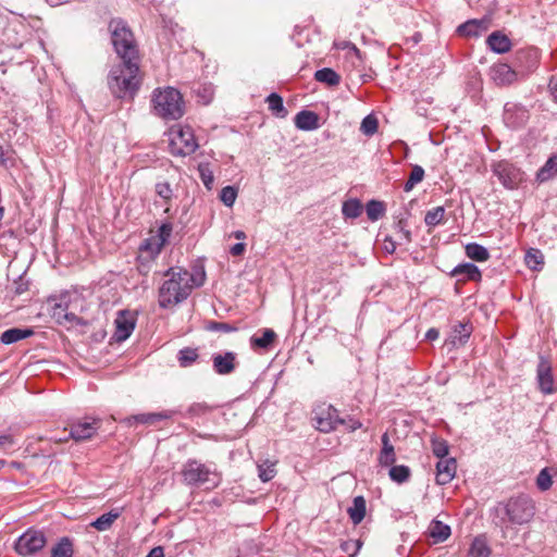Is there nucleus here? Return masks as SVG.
I'll list each match as a JSON object with an SVG mask.
<instances>
[{"instance_id":"f257e3e1","label":"nucleus","mask_w":557,"mask_h":557,"mask_svg":"<svg viewBox=\"0 0 557 557\" xmlns=\"http://www.w3.org/2000/svg\"><path fill=\"white\" fill-rule=\"evenodd\" d=\"M164 282L158 290V304L168 309L184 301L195 287L205 282V272L190 273L182 268H171L164 273Z\"/></svg>"},{"instance_id":"f03ea898","label":"nucleus","mask_w":557,"mask_h":557,"mask_svg":"<svg viewBox=\"0 0 557 557\" xmlns=\"http://www.w3.org/2000/svg\"><path fill=\"white\" fill-rule=\"evenodd\" d=\"M139 61L122 60V63L111 69L108 86L117 98L133 97L139 88Z\"/></svg>"},{"instance_id":"7ed1b4c3","label":"nucleus","mask_w":557,"mask_h":557,"mask_svg":"<svg viewBox=\"0 0 557 557\" xmlns=\"http://www.w3.org/2000/svg\"><path fill=\"white\" fill-rule=\"evenodd\" d=\"M109 30L114 50L121 60L139 61V51L127 24L121 18H113Z\"/></svg>"},{"instance_id":"20e7f679","label":"nucleus","mask_w":557,"mask_h":557,"mask_svg":"<svg viewBox=\"0 0 557 557\" xmlns=\"http://www.w3.org/2000/svg\"><path fill=\"white\" fill-rule=\"evenodd\" d=\"M152 103L156 114L162 119L177 120L184 114L182 95L173 87L154 90Z\"/></svg>"},{"instance_id":"39448f33","label":"nucleus","mask_w":557,"mask_h":557,"mask_svg":"<svg viewBox=\"0 0 557 557\" xmlns=\"http://www.w3.org/2000/svg\"><path fill=\"white\" fill-rule=\"evenodd\" d=\"M182 476L188 485H206L207 488H214L220 483L218 472L197 460H188L184 465Z\"/></svg>"},{"instance_id":"423d86ee","label":"nucleus","mask_w":557,"mask_h":557,"mask_svg":"<svg viewBox=\"0 0 557 557\" xmlns=\"http://www.w3.org/2000/svg\"><path fill=\"white\" fill-rule=\"evenodd\" d=\"M194 129L189 125L177 124L169 132V147L174 156H189L198 148Z\"/></svg>"},{"instance_id":"0eeeda50","label":"nucleus","mask_w":557,"mask_h":557,"mask_svg":"<svg viewBox=\"0 0 557 557\" xmlns=\"http://www.w3.org/2000/svg\"><path fill=\"white\" fill-rule=\"evenodd\" d=\"M505 511L509 522L523 524L533 518L535 508L528 496H518L507 502Z\"/></svg>"},{"instance_id":"6e6552de","label":"nucleus","mask_w":557,"mask_h":557,"mask_svg":"<svg viewBox=\"0 0 557 557\" xmlns=\"http://www.w3.org/2000/svg\"><path fill=\"white\" fill-rule=\"evenodd\" d=\"M492 172L507 189H516L524 181V173L507 160L495 162Z\"/></svg>"},{"instance_id":"1a4fd4ad","label":"nucleus","mask_w":557,"mask_h":557,"mask_svg":"<svg viewBox=\"0 0 557 557\" xmlns=\"http://www.w3.org/2000/svg\"><path fill=\"white\" fill-rule=\"evenodd\" d=\"M312 421L317 430L323 433H330L338 426V410L332 405L325 403L318 404L312 411Z\"/></svg>"},{"instance_id":"9d476101","label":"nucleus","mask_w":557,"mask_h":557,"mask_svg":"<svg viewBox=\"0 0 557 557\" xmlns=\"http://www.w3.org/2000/svg\"><path fill=\"white\" fill-rule=\"evenodd\" d=\"M46 536L39 530L28 529L15 543V550L22 556H32L41 550L46 545Z\"/></svg>"},{"instance_id":"9b49d317","label":"nucleus","mask_w":557,"mask_h":557,"mask_svg":"<svg viewBox=\"0 0 557 557\" xmlns=\"http://www.w3.org/2000/svg\"><path fill=\"white\" fill-rule=\"evenodd\" d=\"M51 317L60 324L73 322L77 319L75 313L69 312L70 295L67 293L60 296H52L48 299Z\"/></svg>"},{"instance_id":"f8f14e48","label":"nucleus","mask_w":557,"mask_h":557,"mask_svg":"<svg viewBox=\"0 0 557 557\" xmlns=\"http://www.w3.org/2000/svg\"><path fill=\"white\" fill-rule=\"evenodd\" d=\"M114 325V339L119 343L124 342L132 335L135 329L136 317L132 311L121 310L116 314Z\"/></svg>"},{"instance_id":"ddd939ff","label":"nucleus","mask_w":557,"mask_h":557,"mask_svg":"<svg viewBox=\"0 0 557 557\" xmlns=\"http://www.w3.org/2000/svg\"><path fill=\"white\" fill-rule=\"evenodd\" d=\"M100 428V420L91 419L90 421H78L71 426L69 437L76 442L91 438Z\"/></svg>"},{"instance_id":"4468645a","label":"nucleus","mask_w":557,"mask_h":557,"mask_svg":"<svg viewBox=\"0 0 557 557\" xmlns=\"http://www.w3.org/2000/svg\"><path fill=\"white\" fill-rule=\"evenodd\" d=\"M237 364V355L233 351L214 354L212 356L213 370L220 375L231 374L235 371Z\"/></svg>"},{"instance_id":"2eb2a0df","label":"nucleus","mask_w":557,"mask_h":557,"mask_svg":"<svg viewBox=\"0 0 557 557\" xmlns=\"http://www.w3.org/2000/svg\"><path fill=\"white\" fill-rule=\"evenodd\" d=\"M536 379L541 392H543L544 394H552L554 392L552 366L550 362L543 356L540 357L536 370Z\"/></svg>"},{"instance_id":"dca6fc26","label":"nucleus","mask_w":557,"mask_h":557,"mask_svg":"<svg viewBox=\"0 0 557 557\" xmlns=\"http://www.w3.org/2000/svg\"><path fill=\"white\" fill-rule=\"evenodd\" d=\"M457 462L455 458L440 459L436 465V483L448 484L456 475Z\"/></svg>"},{"instance_id":"f3484780","label":"nucleus","mask_w":557,"mask_h":557,"mask_svg":"<svg viewBox=\"0 0 557 557\" xmlns=\"http://www.w3.org/2000/svg\"><path fill=\"white\" fill-rule=\"evenodd\" d=\"M491 77L497 85H510L517 81L518 74L506 63H496L491 67Z\"/></svg>"},{"instance_id":"a211bd4d","label":"nucleus","mask_w":557,"mask_h":557,"mask_svg":"<svg viewBox=\"0 0 557 557\" xmlns=\"http://www.w3.org/2000/svg\"><path fill=\"white\" fill-rule=\"evenodd\" d=\"M490 27L487 18L470 20L461 24L457 28V33L465 37H479L484 34Z\"/></svg>"},{"instance_id":"6ab92c4d","label":"nucleus","mask_w":557,"mask_h":557,"mask_svg":"<svg viewBox=\"0 0 557 557\" xmlns=\"http://www.w3.org/2000/svg\"><path fill=\"white\" fill-rule=\"evenodd\" d=\"M173 413H174L173 411L139 413V414H134V416L127 417L124 420V422L129 426H132L136 423L152 425L161 420L171 419L173 417Z\"/></svg>"},{"instance_id":"aec40b11","label":"nucleus","mask_w":557,"mask_h":557,"mask_svg":"<svg viewBox=\"0 0 557 557\" xmlns=\"http://www.w3.org/2000/svg\"><path fill=\"white\" fill-rule=\"evenodd\" d=\"M381 443L382 448L377 456V462L381 467H391L396 461V451L387 432L382 434Z\"/></svg>"},{"instance_id":"412c9836","label":"nucleus","mask_w":557,"mask_h":557,"mask_svg":"<svg viewBox=\"0 0 557 557\" xmlns=\"http://www.w3.org/2000/svg\"><path fill=\"white\" fill-rule=\"evenodd\" d=\"M451 275L459 277L460 281L479 282L482 278L481 271L473 263L458 264L451 272Z\"/></svg>"},{"instance_id":"4be33fe9","label":"nucleus","mask_w":557,"mask_h":557,"mask_svg":"<svg viewBox=\"0 0 557 557\" xmlns=\"http://www.w3.org/2000/svg\"><path fill=\"white\" fill-rule=\"evenodd\" d=\"M295 126L301 131H313L319 127V116L313 111L302 110L295 116Z\"/></svg>"},{"instance_id":"5701e85b","label":"nucleus","mask_w":557,"mask_h":557,"mask_svg":"<svg viewBox=\"0 0 557 557\" xmlns=\"http://www.w3.org/2000/svg\"><path fill=\"white\" fill-rule=\"evenodd\" d=\"M528 117L527 111L522 108H518L515 104L505 106L504 121L506 125L510 127H518L523 124Z\"/></svg>"},{"instance_id":"b1692460","label":"nucleus","mask_w":557,"mask_h":557,"mask_svg":"<svg viewBox=\"0 0 557 557\" xmlns=\"http://www.w3.org/2000/svg\"><path fill=\"white\" fill-rule=\"evenodd\" d=\"M486 44L490 47V49L496 53H505L509 51L511 47L509 38L506 35L502 34L500 32L492 33L487 37Z\"/></svg>"},{"instance_id":"393cba45","label":"nucleus","mask_w":557,"mask_h":557,"mask_svg":"<svg viewBox=\"0 0 557 557\" xmlns=\"http://www.w3.org/2000/svg\"><path fill=\"white\" fill-rule=\"evenodd\" d=\"M557 176V153L548 158L544 165L536 172V182L542 184Z\"/></svg>"},{"instance_id":"a878e982","label":"nucleus","mask_w":557,"mask_h":557,"mask_svg":"<svg viewBox=\"0 0 557 557\" xmlns=\"http://www.w3.org/2000/svg\"><path fill=\"white\" fill-rule=\"evenodd\" d=\"M162 248V242H159L153 235H151L141 243L139 253L146 256L148 261H153L159 256Z\"/></svg>"},{"instance_id":"bb28decb","label":"nucleus","mask_w":557,"mask_h":557,"mask_svg":"<svg viewBox=\"0 0 557 557\" xmlns=\"http://www.w3.org/2000/svg\"><path fill=\"white\" fill-rule=\"evenodd\" d=\"M450 527L440 520H433L429 527V535L433 543H442L450 536Z\"/></svg>"},{"instance_id":"cd10ccee","label":"nucleus","mask_w":557,"mask_h":557,"mask_svg":"<svg viewBox=\"0 0 557 557\" xmlns=\"http://www.w3.org/2000/svg\"><path fill=\"white\" fill-rule=\"evenodd\" d=\"M276 334L271 329H264L261 336L253 335L250 338L252 349H268L275 341Z\"/></svg>"},{"instance_id":"c85d7f7f","label":"nucleus","mask_w":557,"mask_h":557,"mask_svg":"<svg viewBox=\"0 0 557 557\" xmlns=\"http://www.w3.org/2000/svg\"><path fill=\"white\" fill-rule=\"evenodd\" d=\"M347 511L352 523L359 524L366 516V499L362 496L355 497Z\"/></svg>"},{"instance_id":"c756f323","label":"nucleus","mask_w":557,"mask_h":557,"mask_svg":"<svg viewBox=\"0 0 557 557\" xmlns=\"http://www.w3.org/2000/svg\"><path fill=\"white\" fill-rule=\"evenodd\" d=\"M121 512L119 510H111L107 513L101 515L95 521L90 523V527L96 529L97 531L103 532L109 530L115 520L120 517Z\"/></svg>"},{"instance_id":"7c9ffc66","label":"nucleus","mask_w":557,"mask_h":557,"mask_svg":"<svg viewBox=\"0 0 557 557\" xmlns=\"http://www.w3.org/2000/svg\"><path fill=\"white\" fill-rule=\"evenodd\" d=\"M33 333L34 332L30 329H10L1 334V342L7 345L13 344L21 339L29 337L30 335H33Z\"/></svg>"},{"instance_id":"2f4dec72","label":"nucleus","mask_w":557,"mask_h":557,"mask_svg":"<svg viewBox=\"0 0 557 557\" xmlns=\"http://www.w3.org/2000/svg\"><path fill=\"white\" fill-rule=\"evenodd\" d=\"M465 250L468 258L478 262L487 261L490 258L488 250L484 246L476 243H470L466 245Z\"/></svg>"},{"instance_id":"473e14b6","label":"nucleus","mask_w":557,"mask_h":557,"mask_svg":"<svg viewBox=\"0 0 557 557\" xmlns=\"http://www.w3.org/2000/svg\"><path fill=\"white\" fill-rule=\"evenodd\" d=\"M73 542L67 536L60 539L51 549V557H73Z\"/></svg>"},{"instance_id":"72a5a7b5","label":"nucleus","mask_w":557,"mask_h":557,"mask_svg":"<svg viewBox=\"0 0 557 557\" xmlns=\"http://www.w3.org/2000/svg\"><path fill=\"white\" fill-rule=\"evenodd\" d=\"M267 102L269 106V110L275 116L284 119L287 115L288 112L285 109V107L283 104V98L280 95L272 92L271 95L268 96Z\"/></svg>"},{"instance_id":"f704fd0d","label":"nucleus","mask_w":557,"mask_h":557,"mask_svg":"<svg viewBox=\"0 0 557 557\" xmlns=\"http://www.w3.org/2000/svg\"><path fill=\"white\" fill-rule=\"evenodd\" d=\"M468 554L470 557H490L491 548L483 537L476 536L472 541Z\"/></svg>"},{"instance_id":"c9c22d12","label":"nucleus","mask_w":557,"mask_h":557,"mask_svg":"<svg viewBox=\"0 0 557 557\" xmlns=\"http://www.w3.org/2000/svg\"><path fill=\"white\" fill-rule=\"evenodd\" d=\"M314 78L320 83L327 84L329 86H336L341 82L339 75L329 67L318 70L314 74Z\"/></svg>"},{"instance_id":"e433bc0d","label":"nucleus","mask_w":557,"mask_h":557,"mask_svg":"<svg viewBox=\"0 0 557 557\" xmlns=\"http://www.w3.org/2000/svg\"><path fill=\"white\" fill-rule=\"evenodd\" d=\"M198 349L185 347L181 349L177 354V360L182 368H187L193 366L198 359Z\"/></svg>"},{"instance_id":"4c0bfd02","label":"nucleus","mask_w":557,"mask_h":557,"mask_svg":"<svg viewBox=\"0 0 557 557\" xmlns=\"http://www.w3.org/2000/svg\"><path fill=\"white\" fill-rule=\"evenodd\" d=\"M389 478L392 481L401 484L409 480L411 475V470L408 466L399 465V466H393L389 469Z\"/></svg>"},{"instance_id":"58836bf2","label":"nucleus","mask_w":557,"mask_h":557,"mask_svg":"<svg viewBox=\"0 0 557 557\" xmlns=\"http://www.w3.org/2000/svg\"><path fill=\"white\" fill-rule=\"evenodd\" d=\"M342 212L346 218H358L362 212L361 202L358 199H349L343 203Z\"/></svg>"},{"instance_id":"ea45409f","label":"nucleus","mask_w":557,"mask_h":557,"mask_svg":"<svg viewBox=\"0 0 557 557\" xmlns=\"http://www.w3.org/2000/svg\"><path fill=\"white\" fill-rule=\"evenodd\" d=\"M424 170L420 165H413L411 173L404 185V190L406 193L411 191L417 184L423 181Z\"/></svg>"},{"instance_id":"a19ab883","label":"nucleus","mask_w":557,"mask_h":557,"mask_svg":"<svg viewBox=\"0 0 557 557\" xmlns=\"http://www.w3.org/2000/svg\"><path fill=\"white\" fill-rule=\"evenodd\" d=\"M367 215L371 221H377L385 213V206L382 201L371 200L366 207Z\"/></svg>"},{"instance_id":"79ce46f5","label":"nucleus","mask_w":557,"mask_h":557,"mask_svg":"<svg viewBox=\"0 0 557 557\" xmlns=\"http://www.w3.org/2000/svg\"><path fill=\"white\" fill-rule=\"evenodd\" d=\"M444 216L445 209L443 207H436L426 212L424 222L429 226H436L443 222Z\"/></svg>"},{"instance_id":"37998d69","label":"nucleus","mask_w":557,"mask_h":557,"mask_svg":"<svg viewBox=\"0 0 557 557\" xmlns=\"http://www.w3.org/2000/svg\"><path fill=\"white\" fill-rule=\"evenodd\" d=\"M525 263L532 270H539L543 265V255L537 249H530L525 253Z\"/></svg>"},{"instance_id":"c03bdc74","label":"nucleus","mask_w":557,"mask_h":557,"mask_svg":"<svg viewBox=\"0 0 557 557\" xmlns=\"http://www.w3.org/2000/svg\"><path fill=\"white\" fill-rule=\"evenodd\" d=\"M377 126H379L377 119L374 115L369 114L362 120L361 125H360V131L366 136H372L376 133Z\"/></svg>"},{"instance_id":"a18cd8bd","label":"nucleus","mask_w":557,"mask_h":557,"mask_svg":"<svg viewBox=\"0 0 557 557\" xmlns=\"http://www.w3.org/2000/svg\"><path fill=\"white\" fill-rule=\"evenodd\" d=\"M432 451L440 459L447 458L448 453H449V447H448L447 442L445 440H441V438H433L432 440Z\"/></svg>"},{"instance_id":"49530a36","label":"nucleus","mask_w":557,"mask_h":557,"mask_svg":"<svg viewBox=\"0 0 557 557\" xmlns=\"http://www.w3.org/2000/svg\"><path fill=\"white\" fill-rule=\"evenodd\" d=\"M237 198V189L233 186H225L220 193V199L226 207H232Z\"/></svg>"},{"instance_id":"de8ad7c7","label":"nucleus","mask_w":557,"mask_h":557,"mask_svg":"<svg viewBox=\"0 0 557 557\" xmlns=\"http://www.w3.org/2000/svg\"><path fill=\"white\" fill-rule=\"evenodd\" d=\"M259 478L262 482H269L276 473L274 463L264 462L258 466Z\"/></svg>"},{"instance_id":"09e8293b","label":"nucleus","mask_w":557,"mask_h":557,"mask_svg":"<svg viewBox=\"0 0 557 557\" xmlns=\"http://www.w3.org/2000/svg\"><path fill=\"white\" fill-rule=\"evenodd\" d=\"M553 484L552 475L549 471L545 468L540 471L536 478V485L541 491H547L550 488Z\"/></svg>"},{"instance_id":"8fccbe9b","label":"nucleus","mask_w":557,"mask_h":557,"mask_svg":"<svg viewBox=\"0 0 557 557\" xmlns=\"http://www.w3.org/2000/svg\"><path fill=\"white\" fill-rule=\"evenodd\" d=\"M362 546L361 540H348L342 543L341 548L350 557H355Z\"/></svg>"},{"instance_id":"3c124183","label":"nucleus","mask_w":557,"mask_h":557,"mask_svg":"<svg viewBox=\"0 0 557 557\" xmlns=\"http://www.w3.org/2000/svg\"><path fill=\"white\" fill-rule=\"evenodd\" d=\"M173 232V224L171 222H164L160 225L157 234L153 236L160 242H162V245L164 246L166 242L169 240L171 234Z\"/></svg>"},{"instance_id":"603ef678","label":"nucleus","mask_w":557,"mask_h":557,"mask_svg":"<svg viewBox=\"0 0 557 557\" xmlns=\"http://www.w3.org/2000/svg\"><path fill=\"white\" fill-rule=\"evenodd\" d=\"M198 171H199V175H200V178L203 183V185L210 189L211 188V185L213 184V173L212 171L210 170L209 165L208 164H199L198 166Z\"/></svg>"},{"instance_id":"864d4df0","label":"nucleus","mask_w":557,"mask_h":557,"mask_svg":"<svg viewBox=\"0 0 557 557\" xmlns=\"http://www.w3.org/2000/svg\"><path fill=\"white\" fill-rule=\"evenodd\" d=\"M156 193L162 198L164 201H170L173 197V190L171 185L166 182H161L156 184Z\"/></svg>"},{"instance_id":"5fc2aeb1","label":"nucleus","mask_w":557,"mask_h":557,"mask_svg":"<svg viewBox=\"0 0 557 557\" xmlns=\"http://www.w3.org/2000/svg\"><path fill=\"white\" fill-rule=\"evenodd\" d=\"M211 407L206 403H195L188 408L190 416H203L211 411Z\"/></svg>"},{"instance_id":"6e6d98bb","label":"nucleus","mask_w":557,"mask_h":557,"mask_svg":"<svg viewBox=\"0 0 557 557\" xmlns=\"http://www.w3.org/2000/svg\"><path fill=\"white\" fill-rule=\"evenodd\" d=\"M344 425L349 432H355L356 430L360 429L362 426V423L355 419L354 417L348 418H341L338 421V425Z\"/></svg>"},{"instance_id":"4d7b16f0","label":"nucleus","mask_w":557,"mask_h":557,"mask_svg":"<svg viewBox=\"0 0 557 557\" xmlns=\"http://www.w3.org/2000/svg\"><path fill=\"white\" fill-rule=\"evenodd\" d=\"M152 261H148V258L141 253L137 257V270L139 273L146 275L151 269Z\"/></svg>"},{"instance_id":"13d9d810","label":"nucleus","mask_w":557,"mask_h":557,"mask_svg":"<svg viewBox=\"0 0 557 557\" xmlns=\"http://www.w3.org/2000/svg\"><path fill=\"white\" fill-rule=\"evenodd\" d=\"M211 330L213 331H219V332H224V333H231V332H234L236 331L237 329L228 323H223V322H214L212 323Z\"/></svg>"},{"instance_id":"bf43d9fd","label":"nucleus","mask_w":557,"mask_h":557,"mask_svg":"<svg viewBox=\"0 0 557 557\" xmlns=\"http://www.w3.org/2000/svg\"><path fill=\"white\" fill-rule=\"evenodd\" d=\"M14 437L10 434L0 435V449H8L14 445Z\"/></svg>"},{"instance_id":"052dcab7","label":"nucleus","mask_w":557,"mask_h":557,"mask_svg":"<svg viewBox=\"0 0 557 557\" xmlns=\"http://www.w3.org/2000/svg\"><path fill=\"white\" fill-rule=\"evenodd\" d=\"M245 244L244 243H237L234 246L231 247L230 252L232 256H242L245 251Z\"/></svg>"},{"instance_id":"680f3d73","label":"nucleus","mask_w":557,"mask_h":557,"mask_svg":"<svg viewBox=\"0 0 557 557\" xmlns=\"http://www.w3.org/2000/svg\"><path fill=\"white\" fill-rule=\"evenodd\" d=\"M549 90L554 100L557 102V74L550 78Z\"/></svg>"},{"instance_id":"e2e57ef3","label":"nucleus","mask_w":557,"mask_h":557,"mask_svg":"<svg viewBox=\"0 0 557 557\" xmlns=\"http://www.w3.org/2000/svg\"><path fill=\"white\" fill-rule=\"evenodd\" d=\"M146 557H164V550L161 546L153 547Z\"/></svg>"},{"instance_id":"0e129e2a","label":"nucleus","mask_w":557,"mask_h":557,"mask_svg":"<svg viewBox=\"0 0 557 557\" xmlns=\"http://www.w3.org/2000/svg\"><path fill=\"white\" fill-rule=\"evenodd\" d=\"M8 150H5L2 146H0V164L7 165L8 163Z\"/></svg>"},{"instance_id":"69168bd1","label":"nucleus","mask_w":557,"mask_h":557,"mask_svg":"<svg viewBox=\"0 0 557 557\" xmlns=\"http://www.w3.org/2000/svg\"><path fill=\"white\" fill-rule=\"evenodd\" d=\"M440 333L436 329H430L426 334H425V337L429 339V341H434L438 337Z\"/></svg>"},{"instance_id":"338daca9","label":"nucleus","mask_w":557,"mask_h":557,"mask_svg":"<svg viewBox=\"0 0 557 557\" xmlns=\"http://www.w3.org/2000/svg\"><path fill=\"white\" fill-rule=\"evenodd\" d=\"M385 243H386V244H385V249H386L388 252H393V251L395 250V248H396L395 243H394V242H392V240H387V239L385 240Z\"/></svg>"},{"instance_id":"774afa93","label":"nucleus","mask_w":557,"mask_h":557,"mask_svg":"<svg viewBox=\"0 0 557 557\" xmlns=\"http://www.w3.org/2000/svg\"><path fill=\"white\" fill-rule=\"evenodd\" d=\"M233 236L236 238V239H245L246 238V234L243 232V231H236L233 233Z\"/></svg>"}]
</instances>
